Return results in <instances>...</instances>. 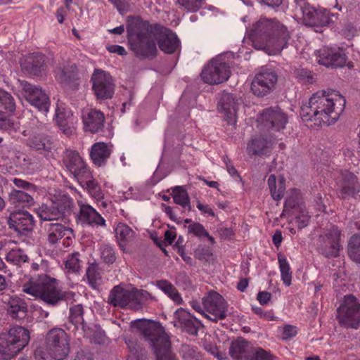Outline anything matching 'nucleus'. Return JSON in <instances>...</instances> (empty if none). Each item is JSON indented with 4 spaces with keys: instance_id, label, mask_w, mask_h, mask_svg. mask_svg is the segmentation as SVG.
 I'll use <instances>...</instances> for the list:
<instances>
[{
    "instance_id": "35",
    "label": "nucleus",
    "mask_w": 360,
    "mask_h": 360,
    "mask_svg": "<svg viewBox=\"0 0 360 360\" xmlns=\"http://www.w3.org/2000/svg\"><path fill=\"white\" fill-rule=\"evenodd\" d=\"M340 233H327L323 238V245L321 247V253L326 257H336L339 255L340 245L339 244Z\"/></svg>"
},
{
    "instance_id": "33",
    "label": "nucleus",
    "mask_w": 360,
    "mask_h": 360,
    "mask_svg": "<svg viewBox=\"0 0 360 360\" xmlns=\"http://www.w3.org/2000/svg\"><path fill=\"white\" fill-rule=\"evenodd\" d=\"M271 140L259 136L249 141L247 152L250 156H268L271 152Z\"/></svg>"
},
{
    "instance_id": "5",
    "label": "nucleus",
    "mask_w": 360,
    "mask_h": 360,
    "mask_svg": "<svg viewBox=\"0 0 360 360\" xmlns=\"http://www.w3.org/2000/svg\"><path fill=\"white\" fill-rule=\"evenodd\" d=\"M144 340L151 346L156 360H176L171 350V342L162 325L154 321H140L138 326Z\"/></svg>"
},
{
    "instance_id": "8",
    "label": "nucleus",
    "mask_w": 360,
    "mask_h": 360,
    "mask_svg": "<svg viewBox=\"0 0 360 360\" xmlns=\"http://www.w3.org/2000/svg\"><path fill=\"white\" fill-rule=\"evenodd\" d=\"M340 326L345 328L357 329L360 326V303L352 295L345 297L343 302L337 309Z\"/></svg>"
},
{
    "instance_id": "46",
    "label": "nucleus",
    "mask_w": 360,
    "mask_h": 360,
    "mask_svg": "<svg viewBox=\"0 0 360 360\" xmlns=\"http://www.w3.org/2000/svg\"><path fill=\"white\" fill-rule=\"evenodd\" d=\"M83 261L81 259V255L79 252H74L69 255L65 261V269L69 273L77 274L82 269Z\"/></svg>"
},
{
    "instance_id": "58",
    "label": "nucleus",
    "mask_w": 360,
    "mask_h": 360,
    "mask_svg": "<svg viewBox=\"0 0 360 360\" xmlns=\"http://www.w3.org/2000/svg\"><path fill=\"white\" fill-rule=\"evenodd\" d=\"M121 14L126 13L129 8V0H108Z\"/></svg>"
},
{
    "instance_id": "4",
    "label": "nucleus",
    "mask_w": 360,
    "mask_h": 360,
    "mask_svg": "<svg viewBox=\"0 0 360 360\" xmlns=\"http://www.w3.org/2000/svg\"><path fill=\"white\" fill-rule=\"evenodd\" d=\"M330 91H319L311 97L313 108L319 115L318 127L334 124L345 108V98L334 90Z\"/></svg>"
},
{
    "instance_id": "18",
    "label": "nucleus",
    "mask_w": 360,
    "mask_h": 360,
    "mask_svg": "<svg viewBox=\"0 0 360 360\" xmlns=\"http://www.w3.org/2000/svg\"><path fill=\"white\" fill-rule=\"evenodd\" d=\"M229 65L219 60H212L204 68V82L211 85L227 81L231 76Z\"/></svg>"
},
{
    "instance_id": "22",
    "label": "nucleus",
    "mask_w": 360,
    "mask_h": 360,
    "mask_svg": "<svg viewBox=\"0 0 360 360\" xmlns=\"http://www.w3.org/2000/svg\"><path fill=\"white\" fill-rule=\"evenodd\" d=\"M155 31L160 49L168 54L174 53L180 46L176 34L160 24H155Z\"/></svg>"
},
{
    "instance_id": "61",
    "label": "nucleus",
    "mask_w": 360,
    "mask_h": 360,
    "mask_svg": "<svg viewBox=\"0 0 360 360\" xmlns=\"http://www.w3.org/2000/svg\"><path fill=\"white\" fill-rule=\"evenodd\" d=\"M125 342L128 345L131 352L130 355L128 356L127 360H141L139 358V356L136 354V352H138L139 350V347L136 349L134 346V342L130 340H127Z\"/></svg>"
},
{
    "instance_id": "20",
    "label": "nucleus",
    "mask_w": 360,
    "mask_h": 360,
    "mask_svg": "<svg viewBox=\"0 0 360 360\" xmlns=\"http://www.w3.org/2000/svg\"><path fill=\"white\" fill-rule=\"evenodd\" d=\"M278 81L274 72L264 71L257 73L251 82V91L257 97H264L272 92Z\"/></svg>"
},
{
    "instance_id": "1",
    "label": "nucleus",
    "mask_w": 360,
    "mask_h": 360,
    "mask_svg": "<svg viewBox=\"0 0 360 360\" xmlns=\"http://www.w3.org/2000/svg\"><path fill=\"white\" fill-rule=\"evenodd\" d=\"M49 262L37 258L31 264V270L38 272L37 276L31 277L22 285V291L49 306L56 307L65 300L66 293L59 287L58 281L47 275Z\"/></svg>"
},
{
    "instance_id": "57",
    "label": "nucleus",
    "mask_w": 360,
    "mask_h": 360,
    "mask_svg": "<svg viewBox=\"0 0 360 360\" xmlns=\"http://www.w3.org/2000/svg\"><path fill=\"white\" fill-rule=\"evenodd\" d=\"M181 354L183 358L186 360H198L199 352L194 347L184 346L181 349Z\"/></svg>"
},
{
    "instance_id": "52",
    "label": "nucleus",
    "mask_w": 360,
    "mask_h": 360,
    "mask_svg": "<svg viewBox=\"0 0 360 360\" xmlns=\"http://www.w3.org/2000/svg\"><path fill=\"white\" fill-rule=\"evenodd\" d=\"M0 107L13 112L15 109V103L13 97L8 92L0 89Z\"/></svg>"
},
{
    "instance_id": "60",
    "label": "nucleus",
    "mask_w": 360,
    "mask_h": 360,
    "mask_svg": "<svg viewBox=\"0 0 360 360\" xmlns=\"http://www.w3.org/2000/svg\"><path fill=\"white\" fill-rule=\"evenodd\" d=\"M285 189V181L282 179L278 182V190H276L274 193L272 195L273 199L276 201L280 200L283 197Z\"/></svg>"
},
{
    "instance_id": "2",
    "label": "nucleus",
    "mask_w": 360,
    "mask_h": 360,
    "mask_svg": "<svg viewBox=\"0 0 360 360\" xmlns=\"http://www.w3.org/2000/svg\"><path fill=\"white\" fill-rule=\"evenodd\" d=\"M248 34L256 49L264 50L269 55L280 53L290 38L285 26L267 19H261L255 22Z\"/></svg>"
},
{
    "instance_id": "50",
    "label": "nucleus",
    "mask_w": 360,
    "mask_h": 360,
    "mask_svg": "<svg viewBox=\"0 0 360 360\" xmlns=\"http://www.w3.org/2000/svg\"><path fill=\"white\" fill-rule=\"evenodd\" d=\"M101 259L106 264H112L116 260L115 248L109 244H103L99 248Z\"/></svg>"
},
{
    "instance_id": "11",
    "label": "nucleus",
    "mask_w": 360,
    "mask_h": 360,
    "mask_svg": "<svg viewBox=\"0 0 360 360\" xmlns=\"http://www.w3.org/2000/svg\"><path fill=\"white\" fill-rule=\"evenodd\" d=\"M72 201L67 198L57 202H53L50 205H42L36 212L41 221H58L63 220L65 217L72 212Z\"/></svg>"
},
{
    "instance_id": "59",
    "label": "nucleus",
    "mask_w": 360,
    "mask_h": 360,
    "mask_svg": "<svg viewBox=\"0 0 360 360\" xmlns=\"http://www.w3.org/2000/svg\"><path fill=\"white\" fill-rule=\"evenodd\" d=\"M188 232L190 235L201 238L202 236V225L193 222L188 226Z\"/></svg>"
},
{
    "instance_id": "42",
    "label": "nucleus",
    "mask_w": 360,
    "mask_h": 360,
    "mask_svg": "<svg viewBox=\"0 0 360 360\" xmlns=\"http://www.w3.org/2000/svg\"><path fill=\"white\" fill-rule=\"evenodd\" d=\"M155 286L164 292L176 304H180L182 302V297L174 285L167 280H160L155 282Z\"/></svg>"
},
{
    "instance_id": "37",
    "label": "nucleus",
    "mask_w": 360,
    "mask_h": 360,
    "mask_svg": "<svg viewBox=\"0 0 360 360\" xmlns=\"http://www.w3.org/2000/svg\"><path fill=\"white\" fill-rule=\"evenodd\" d=\"M0 241H2L4 245V248L0 250V251L5 252V258L8 262L14 265L20 266L22 264L27 262L28 257L21 249L12 248L11 250H8V249L6 248V245L7 243H12L11 240H0Z\"/></svg>"
},
{
    "instance_id": "34",
    "label": "nucleus",
    "mask_w": 360,
    "mask_h": 360,
    "mask_svg": "<svg viewBox=\"0 0 360 360\" xmlns=\"http://www.w3.org/2000/svg\"><path fill=\"white\" fill-rule=\"evenodd\" d=\"M111 153L112 149L110 146L103 142H98L91 146L90 158L95 165L102 167L105 165Z\"/></svg>"
},
{
    "instance_id": "62",
    "label": "nucleus",
    "mask_w": 360,
    "mask_h": 360,
    "mask_svg": "<svg viewBox=\"0 0 360 360\" xmlns=\"http://www.w3.org/2000/svg\"><path fill=\"white\" fill-rule=\"evenodd\" d=\"M106 49L110 53H117L120 56L127 55V51H126L125 49L123 46H120V45H115V44L108 45L106 46Z\"/></svg>"
},
{
    "instance_id": "44",
    "label": "nucleus",
    "mask_w": 360,
    "mask_h": 360,
    "mask_svg": "<svg viewBox=\"0 0 360 360\" xmlns=\"http://www.w3.org/2000/svg\"><path fill=\"white\" fill-rule=\"evenodd\" d=\"M10 164L27 172H30L31 170L34 169V163L32 162V158L25 153L20 151H15Z\"/></svg>"
},
{
    "instance_id": "40",
    "label": "nucleus",
    "mask_w": 360,
    "mask_h": 360,
    "mask_svg": "<svg viewBox=\"0 0 360 360\" xmlns=\"http://www.w3.org/2000/svg\"><path fill=\"white\" fill-rule=\"evenodd\" d=\"M115 232L121 249L124 248L134 237V231L124 223H119L115 228Z\"/></svg>"
},
{
    "instance_id": "26",
    "label": "nucleus",
    "mask_w": 360,
    "mask_h": 360,
    "mask_svg": "<svg viewBox=\"0 0 360 360\" xmlns=\"http://www.w3.org/2000/svg\"><path fill=\"white\" fill-rule=\"evenodd\" d=\"M79 219L82 224L94 228L106 227L105 219L89 204L79 205Z\"/></svg>"
},
{
    "instance_id": "12",
    "label": "nucleus",
    "mask_w": 360,
    "mask_h": 360,
    "mask_svg": "<svg viewBox=\"0 0 360 360\" xmlns=\"http://www.w3.org/2000/svg\"><path fill=\"white\" fill-rule=\"evenodd\" d=\"M92 90L98 99L111 98L114 94L115 85L110 75L101 70H95L91 75Z\"/></svg>"
},
{
    "instance_id": "51",
    "label": "nucleus",
    "mask_w": 360,
    "mask_h": 360,
    "mask_svg": "<svg viewBox=\"0 0 360 360\" xmlns=\"http://www.w3.org/2000/svg\"><path fill=\"white\" fill-rule=\"evenodd\" d=\"M278 263L281 273V278L283 283L286 285L289 286L291 284L292 279V273L290 271V266L286 259L281 255H278Z\"/></svg>"
},
{
    "instance_id": "31",
    "label": "nucleus",
    "mask_w": 360,
    "mask_h": 360,
    "mask_svg": "<svg viewBox=\"0 0 360 360\" xmlns=\"http://www.w3.org/2000/svg\"><path fill=\"white\" fill-rule=\"evenodd\" d=\"M27 145L33 150L40 151L46 156L49 155L55 147L53 139L45 134H38L30 136L27 140Z\"/></svg>"
},
{
    "instance_id": "17",
    "label": "nucleus",
    "mask_w": 360,
    "mask_h": 360,
    "mask_svg": "<svg viewBox=\"0 0 360 360\" xmlns=\"http://www.w3.org/2000/svg\"><path fill=\"white\" fill-rule=\"evenodd\" d=\"M8 224L18 234L28 236L32 233L35 220L33 215L27 211L18 210L10 214Z\"/></svg>"
},
{
    "instance_id": "43",
    "label": "nucleus",
    "mask_w": 360,
    "mask_h": 360,
    "mask_svg": "<svg viewBox=\"0 0 360 360\" xmlns=\"http://www.w3.org/2000/svg\"><path fill=\"white\" fill-rule=\"evenodd\" d=\"M102 272L99 268V265L96 262L88 264V267L86 271V276L87 277L89 285L96 288L102 282Z\"/></svg>"
},
{
    "instance_id": "38",
    "label": "nucleus",
    "mask_w": 360,
    "mask_h": 360,
    "mask_svg": "<svg viewBox=\"0 0 360 360\" xmlns=\"http://www.w3.org/2000/svg\"><path fill=\"white\" fill-rule=\"evenodd\" d=\"M27 306L22 300L13 298L9 301L8 314L13 319L22 320L27 316Z\"/></svg>"
},
{
    "instance_id": "6",
    "label": "nucleus",
    "mask_w": 360,
    "mask_h": 360,
    "mask_svg": "<svg viewBox=\"0 0 360 360\" xmlns=\"http://www.w3.org/2000/svg\"><path fill=\"white\" fill-rule=\"evenodd\" d=\"M29 341L30 333L27 329L19 326L11 327L7 334L0 337V358L3 360H11Z\"/></svg>"
},
{
    "instance_id": "49",
    "label": "nucleus",
    "mask_w": 360,
    "mask_h": 360,
    "mask_svg": "<svg viewBox=\"0 0 360 360\" xmlns=\"http://www.w3.org/2000/svg\"><path fill=\"white\" fill-rule=\"evenodd\" d=\"M15 153L12 143L9 141H4V138L0 137V158L10 164Z\"/></svg>"
},
{
    "instance_id": "56",
    "label": "nucleus",
    "mask_w": 360,
    "mask_h": 360,
    "mask_svg": "<svg viewBox=\"0 0 360 360\" xmlns=\"http://www.w3.org/2000/svg\"><path fill=\"white\" fill-rule=\"evenodd\" d=\"M178 4L190 12H196L201 6L202 0H177Z\"/></svg>"
},
{
    "instance_id": "9",
    "label": "nucleus",
    "mask_w": 360,
    "mask_h": 360,
    "mask_svg": "<svg viewBox=\"0 0 360 360\" xmlns=\"http://www.w3.org/2000/svg\"><path fill=\"white\" fill-rule=\"evenodd\" d=\"M46 349L49 355L56 359H64L69 353V344L65 331L55 328L49 331L46 337Z\"/></svg>"
},
{
    "instance_id": "3",
    "label": "nucleus",
    "mask_w": 360,
    "mask_h": 360,
    "mask_svg": "<svg viewBox=\"0 0 360 360\" xmlns=\"http://www.w3.org/2000/svg\"><path fill=\"white\" fill-rule=\"evenodd\" d=\"M127 32L130 49L137 57L153 58L156 56L155 24L134 18L129 21Z\"/></svg>"
},
{
    "instance_id": "41",
    "label": "nucleus",
    "mask_w": 360,
    "mask_h": 360,
    "mask_svg": "<svg viewBox=\"0 0 360 360\" xmlns=\"http://www.w3.org/2000/svg\"><path fill=\"white\" fill-rule=\"evenodd\" d=\"M79 184L85 188L89 194L97 201L103 199L104 194L99 184L94 179L92 173L89 174V176L80 181Z\"/></svg>"
},
{
    "instance_id": "25",
    "label": "nucleus",
    "mask_w": 360,
    "mask_h": 360,
    "mask_svg": "<svg viewBox=\"0 0 360 360\" xmlns=\"http://www.w3.org/2000/svg\"><path fill=\"white\" fill-rule=\"evenodd\" d=\"M46 60L45 55L32 53L25 57L21 63V68L30 75L39 76L46 69Z\"/></svg>"
},
{
    "instance_id": "39",
    "label": "nucleus",
    "mask_w": 360,
    "mask_h": 360,
    "mask_svg": "<svg viewBox=\"0 0 360 360\" xmlns=\"http://www.w3.org/2000/svg\"><path fill=\"white\" fill-rule=\"evenodd\" d=\"M56 122L63 132L69 135L72 133L70 124L72 123L73 115L70 110L58 107L56 110Z\"/></svg>"
},
{
    "instance_id": "32",
    "label": "nucleus",
    "mask_w": 360,
    "mask_h": 360,
    "mask_svg": "<svg viewBox=\"0 0 360 360\" xmlns=\"http://www.w3.org/2000/svg\"><path fill=\"white\" fill-rule=\"evenodd\" d=\"M135 295L129 290L115 286L108 295V303L114 307L125 308L134 300Z\"/></svg>"
},
{
    "instance_id": "55",
    "label": "nucleus",
    "mask_w": 360,
    "mask_h": 360,
    "mask_svg": "<svg viewBox=\"0 0 360 360\" xmlns=\"http://www.w3.org/2000/svg\"><path fill=\"white\" fill-rule=\"evenodd\" d=\"M11 181L15 186L19 189H22L21 191L30 193H36L37 191V186L27 181L18 178H13Z\"/></svg>"
},
{
    "instance_id": "53",
    "label": "nucleus",
    "mask_w": 360,
    "mask_h": 360,
    "mask_svg": "<svg viewBox=\"0 0 360 360\" xmlns=\"http://www.w3.org/2000/svg\"><path fill=\"white\" fill-rule=\"evenodd\" d=\"M300 193L298 190L292 189L291 194L287 197L284 203L283 212L300 207Z\"/></svg>"
},
{
    "instance_id": "64",
    "label": "nucleus",
    "mask_w": 360,
    "mask_h": 360,
    "mask_svg": "<svg viewBox=\"0 0 360 360\" xmlns=\"http://www.w3.org/2000/svg\"><path fill=\"white\" fill-rule=\"evenodd\" d=\"M297 333L295 327L291 325H285L283 329V337L284 340H287L294 337Z\"/></svg>"
},
{
    "instance_id": "16",
    "label": "nucleus",
    "mask_w": 360,
    "mask_h": 360,
    "mask_svg": "<svg viewBox=\"0 0 360 360\" xmlns=\"http://www.w3.org/2000/svg\"><path fill=\"white\" fill-rule=\"evenodd\" d=\"M240 101L239 96L226 90L219 94L218 108L224 114V119L229 124H236L238 107Z\"/></svg>"
},
{
    "instance_id": "36",
    "label": "nucleus",
    "mask_w": 360,
    "mask_h": 360,
    "mask_svg": "<svg viewBox=\"0 0 360 360\" xmlns=\"http://www.w3.org/2000/svg\"><path fill=\"white\" fill-rule=\"evenodd\" d=\"M35 193H30L18 189H12L9 194V202L15 207H30L34 203L32 196Z\"/></svg>"
},
{
    "instance_id": "13",
    "label": "nucleus",
    "mask_w": 360,
    "mask_h": 360,
    "mask_svg": "<svg viewBox=\"0 0 360 360\" xmlns=\"http://www.w3.org/2000/svg\"><path fill=\"white\" fill-rule=\"evenodd\" d=\"M227 310V304L223 297L214 290H210L207 296L204 297V318H207L212 321H217L218 319H224L226 311Z\"/></svg>"
},
{
    "instance_id": "19",
    "label": "nucleus",
    "mask_w": 360,
    "mask_h": 360,
    "mask_svg": "<svg viewBox=\"0 0 360 360\" xmlns=\"http://www.w3.org/2000/svg\"><path fill=\"white\" fill-rule=\"evenodd\" d=\"M171 195L175 204L179 205L181 209L173 208L170 206L162 204V210L174 221L178 220V212H184L191 210L190 198L186 189L182 186H177L172 188Z\"/></svg>"
},
{
    "instance_id": "63",
    "label": "nucleus",
    "mask_w": 360,
    "mask_h": 360,
    "mask_svg": "<svg viewBox=\"0 0 360 360\" xmlns=\"http://www.w3.org/2000/svg\"><path fill=\"white\" fill-rule=\"evenodd\" d=\"M271 298V294L267 291H260L257 294V300L262 304H266Z\"/></svg>"
},
{
    "instance_id": "15",
    "label": "nucleus",
    "mask_w": 360,
    "mask_h": 360,
    "mask_svg": "<svg viewBox=\"0 0 360 360\" xmlns=\"http://www.w3.org/2000/svg\"><path fill=\"white\" fill-rule=\"evenodd\" d=\"M25 99L39 111L47 112L49 108V98L46 92L38 86L27 81H20Z\"/></svg>"
},
{
    "instance_id": "48",
    "label": "nucleus",
    "mask_w": 360,
    "mask_h": 360,
    "mask_svg": "<svg viewBox=\"0 0 360 360\" xmlns=\"http://www.w3.org/2000/svg\"><path fill=\"white\" fill-rule=\"evenodd\" d=\"M83 316L84 309L82 304H75L70 308L69 319L77 328L78 326H83L84 322Z\"/></svg>"
},
{
    "instance_id": "21",
    "label": "nucleus",
    "mask_w": 360,
    "mask_h": 360,
    "mask_svg": "<svg viewBox=\"0 0 360 360\" xmlns=\"http://www.w3.org/2000/svg\"><path fill=\"white\" fill-rule=\"evenodd\" d=\"M259 119L266 127L275 131L284 129L288 123L287 115L278 105L264 109Z\"/></svg>"
},
{
    "instance_id": "30",
    "label": "nucleus",
    "mask_w": 360,
    "mask_h": 360,
    "mask_svg": "<svg viewBox=\"0 0 360 360\" xmlns=\"http://www.w3.org/2000/svg\"><path fill=\"white\" fill-rule=\"evenodd\" d=\"M175 323L174 326L184 328L191 335L197 334L198 328L196 323H200L191 313L183 308L178 309L174 313Z\"/></svg>"
},
{
    "instance_id": "14",
    "label": "nucleus",
    "mask_w": 360,
    "mask_h": 360,
    "mask_svg": "<svg viewBox=\"0 0 360 360\" xmlns=\"http://www.w3.org/2000/svg\"><path fill=\"white\" fill-rule=\"evenodd\" d=\"M66 169L73 175L78 182L89 176L91 171L89 167L75 150H67L63 159Z\"/></svg>"
},
{
    "instance_id": "45",
    "label": "nucleus",
    "mask_w": 360,
    "mask_h": 360,
    "mask_svg": "<svg viewBox=\"0 0 360 360\" xmlns=\"http://www.w3.org/2000/svg\"><path fill=\"white\" fill-rule=\"evenodd\" d=\"M314 105L311 102V98L309 101V105H303L300 109V116L302 120L305 122H314V125L310 124L311 127H318L319 115L315 113V109L313 108Z\"/></svg>"
},
{
    "instance_id": "23",
    "label": "nucleus",
    "mask_w": 360,
    "mask_h": 360,
    "mask_svg": "<svg viewBox=\"0 0 360 360\" xmlns=\"http://www.w3.org/2000/svg\"><path fill=\"white\" fill-rule=\"evenodd\" d=\"M319 63L333 68H342L346 64L347 56L343 50L323 48L318 51Z\"/></svg>"
},
{
    "instance_id": "47",
    "label": "nucleus",
    "mask_w": 360,
    "mask_h": 360,
    "mask_svg": "<svg viewBox=\"0 0 360 360\" xmlns=\"http://www.w3.org/2000/svg\"><path fill=\"white\" fill-rule=\"evenodd\" d=\"M348 254L355 262L360 263V235H354L348 243Z\"/></svg>"
},
{
    "instance_id": "7",
    "label": "nucleus",
    "mask_w": 360,
    "mask_h": 360,
    "mask_svg": "<svg viewBox=\"0 0 360 360\" xmlns=\"http://www.w3.org/2000/svg\"><path fill=\"white\" fill-rule=\"evenodd\" d=\"M295 11L302 15L303 24L308 27H323L329 25V11L326 8H316L305 0H295Z\"/></svg>"
},
{
    "instance_id": "28",
    "label": "nucleus",
    "mask_w": 360,
    "mask_h": 360,
    "mask_svg": "<svg viewBox=\"0 0 360 360\" xmlns=\"http://www.w3.org/2000/svg\"><path fill=\"white\" fill-rule=\"evenodd\" d=\"M54 76L56 81L63 86H70L75 81L79 79L77 67L73 63L63 65H60L55 69Z\"/></svg>"
},
{
    "instance_id": "10",
    "label": "nucleus",
    "mask_w": 360,
    "mask_h": 360,
    "mask_svg": "<svg viewBox=\"0 0 360 360\" xmlns=\"http://www.w3.org/2000/svg\"><path fill=\"white\" fill-rule=\"evenodd\" d=\"M229 354L236 360H273L271 356L261 348L253 351L249 342L241 338L231 342Z\"/></svg>"
},
{
    "instance_id": "24",
    "label": "nucleus",
    "mask_w": 360,
    "mask_h": 360,
    "mask_svg": "<svg viewBox=\"0 0 360 360\" xmlns=\"http://www.w3.org/2000/svg\"><path fill=\"white\" fill-rule=\"evenodd\" d=\"M338 185L340 187L338 197L342 199L354 198L360 191L357 177L349 171L341 173V177Z\"/></svg>"
},
{
    "instance_id": "27",
    "label": "nucleus",
    "mask_w": 360,
    "mask_h": 360,
    "mask_svg": "<svg viewBox=\"0 0 360 360\" xmlns=\"http://www.w3.org/2000/svg\"><path fill=\"white\" fill-rule=\"evenodd\" d=\"M82 120L84 130L95 134L103 129L105 116L100 110L89 109L83 112Z\"/></svg>"
},
{
    "instance_id": "29",
    "label": "nucleus",
    "mask_w": 360,
    "mask_h": 360,
    "mask_svg": "<svg viewBox=\"0 0 360 360\" xmlns=\"http://www.w3.org/2000/svg\"><path fill=\"white\" fill-rule=\"evenodd\" d=\"M49 243L54 245L61 238L70 239L72 230L59 222H50L44 226Z\"/></svg>"
},
{
    "instance_id": "54",
    "label": "nucleus",
    "mask_w": 360,
    "mask_h": 360,
    "mask_svg": "<svg viewBox=\"0 0 360 360\" xmlns=\"http://www.w3.org/2000/svg\"><path fill=\"white\" fill-rule=\"evenodd\" d=\"M18 127V123L13 122L10 116L2 112H0V129L11 131L16 130Z\"/></svg>"
}]
</instances>
